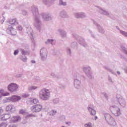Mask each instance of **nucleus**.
Wrapping results in <instances>:
<instances>
[{
    "label": "nucleus",
    "mask_w": 127,
    "mask_h": 127,
    "mask_svg": "<svg viewBox=\"0 0 127 127\" xmlns=\"http://www.w3.org/2000/svg\"><path fill=\"white\" fill-rule=\"evenodd\" d=\"M31 11L33 13V15L35 17V21L34 23V25L35 26L37 29H40V25H41V23L40 22V19L39 17H38V8L35 6H32L31 7Z\"/></svg>",
    "instance_id": "obj_1"
},
{
    "label": "nucleus",
    "mask_w": 127,
    "mask_h": 127,
    "mask_svg": "<svg viewBox=\"0 0 127 127\" xmlns=\"http://www.w3.org/2000/svg\"><path fill=\"white\" fill-rule=\"evenodd\" d=\"M103 117L105 119V121L109 126H111V127H116V126H117L116 120H115L114 117L110 114L104 113Z\"/></svg>",
    "instance_id": "obj_2"
},
{
    "label": "nucleus",
    "mask_w": 127,
    "mask_h": 127,
    "mask_svg": "<svg viewBox=\"0 0 127 127\" xmlns=\"http://www.w3.org/2000/svg\"><path fill=\"white\" fill-rule=\"evenodd\" d=\"M50 90L47 89H43L39 92V98L43 101H48L50 99Z\"/></svg>",
    "instance_id": "obj_3"
},
{
    "label": "nucleus",
    "mask_w": 127,
    "mask_h": 127,
    "mask_svg": "<svg viewBox=\"0 0 127 127\" xmlns=\"http://www.w3.org/2000/svg\"><path fill=\"white\" fill-rule=\"evenodd\" d=\"M110 111L115 117H119L122 115V112H121V109L117 105H113L110 107Z\"/></svg>",
    "instance_id": "obj_4"
},
{
    "label": "nucleus",
    "mask_w": 127,
    "mask_h": 127,
    "mask_svg": "<svg viewBox=\"0 0 127 127\" xmlns=\"http://www.w3.org/2000/svg\"><path fill=\"white\" fill-rule=\"evenodd\" d=\"M40 52L41 60L42 61H45V60L47 59V56H48L47 49L45 48H43L40 50Z\"/></svg>",
    "instance_id": "obj_5"
},
{
    "label": "nucleus",
    "mask_w": 127,
    "mask_h": 127,
    "mask_svg": "<svg viewBox=\"0 0 127 127\" xmlns=\"http://www.w3.org/2000/svg\"><path fill=\"white\" fill-rule=\"evenodd\" d=\"M43 107L41 104H36L31 107V111L33 113H39L41 112Z\"/></svg>",
    "instance_id": "obj_6"
},
{
    "label": "nucleus",
    "mask_w": 127,
    "mask_h": 127,
    "mask_svg": "<svg viewBox=\"0 0 127 127\" xmlns=\"http://www.w3.org/2000/svg\"><path fill=\"white\" fill-rule=\"evenodd\" d=\"M82 70L85 74L87 76L89 79H92V68L90 66H84L83 67Z\"/></svg>",
    "instance_id": "obj_7"
},
{
    "label": "nucleus",
    "mask_w": 127,
    "mask_h": 127,
    "mask_svg": "<svg viewBox=\"0 0 127 127\" xmlns=\"http://www.w3.org/2000/svg\"><path fill=\"white\" fill-rule=\"evenodd\" d=\"M7 89L10 92H16L18 89V85L15 83H11L8 85Z\"/></svg>",
    "instance_id": "obj_8"
},
{
    "label": "nucleus",
    "mask_w": 127,
    "mask_h": 127,
    "mask_svg": "<svg viewBox=\"0 0 127 127\" xmlns=\"http://www.w3.org/2000/svg\"><path fill=\"white\" fill-rule=\"evenodd\" d=\"M20 121H21V117L19 116H15L11 118L9 123L11 124H16V123H18Z\"/></svg>",
    "instance_id": "obj_9"
},
{
    "label": "nucleus",
    "mask_w": 127,
    "mask_h": 127,
    "mask_svg": "<svg viewBox=\"0 0 127 127\" xmlns=\"http://www.w3.org/2000/svg\"><path fill=\"white\" fill-rule=\"evenodd\" d=\"M87 110L91 116H96V110L93 104H90L87 107Z\"/></svg>",
    "instance_id": "obj_10"
},
{
    "label": "nucleus",
    "mask_w": 127,
    "mask_h": 127,
    "mask_svg": "<svg viewBox=\"0 0 127 127\" xmlns=\"http://www.w3.org/2000/svg\"><path fill=\"white\" fill-rule=\"evenodd\" d=\"M98 11L101 13V14H103V15H106V16H109V15H110V13L108 10L104 8L99 7Z\"/></svg>",
    "instance_id": "obj_11"
},
{
    "label": "nucleus",
    "mask_w": 127,
    "mask_h": 127,
    "mask_svg": "<svg viewBox=\"0 0 127 127\" xmlns=\"http://www.w3.org/2000/svg\"><path fill=\"white\" fill-rule=\"evenodd\" d=\"M74 87L77 90H79L81 88V80L78 79H75L73 81Z\"/></svg>",
    "instance_id": "obj_12"
},
{
    "label": "nucleus",
    "mask_w": 127,
    "mask_h": 127,
    "mask_svg": "<svg viewBox=\"0 0 127 127\" xmlns=\"http://www.w3.org/2000/svg\"><path fill=\"white\" fill-rule=\"evenodd\" d=\"M120 105L123 108L126 107V100L122 96L117 97Z\"/></svg>",
    "instance_id": "obj_13"
},
{
    "label": "nucleus",
    "mask_w": 127,
    "mask_h": 127,
    "mask_svg": "<svg viewBox=\"0 0 127 127\" xmlns=\"http://www.w3.org/2000/svg\"><path fill=\"white\" fill-rule=\"evenodd\" d=\"M93 24H95L98 29V30L100 33H102V34H104L105 33V30H104V28L103 27H101V25H100L97 22L94 20H92Z\"/></svg>",
    "instance_id": "obj_14"
},
{
    "label": "nucleus",
    "mask_w": 127,
    "mask_h": 127,
    "mask_svg": "<svg viewBox=\"0 0 127 127\" xmlns=\"http://www.w3.org/2000/svg\"><path fill=\"white\" fill-rule=\"evenodd\" d=\"M76 18H85L87 17V15L84 12H76L74 13Z\"/></svg>",
    "instance_id": "obj_15"
},
{
    "label": "nucleus",
    "mask_w": 127,
    "mask_h": 127,
    "mask_svg": "<svg viewBox=\"0 0 127 127\" xmlns=\"http://www.w3.org/2000/svg\"><path fill=\"white\" fill-rule=\"evenodd\" d=\"M7 32L9 34H10L11 35H15V34H16V30L11 27H8L7 29Z\"/></svg>",
    "instance_id": "obj_16"
},
{
    "label": "nucleus",
    "mask_w": 127,
    "mask_h": 127,
    "mask_svg": "<svg viewBox=\"0 0 127 127\" xmlns=\"http://www.w3.org/2000/svg\"><path fill=\"white\" fill-rule=\"evenodd\" d=\"M6 112H14L15 111V107L12 105H9L6 107Z\"/></svg>",
    "instance_id": "obj_17"
},
{
    "label": "nucleus",
    "mask_w": 127,
    "mask_h": 127,
    "mask_svg": "<svg viewBox=\"0 0 127 127\" xmlns=\"http://www.w3.org/2000/svg\"><path fill=\"white\" fill-rule=\"evenodd\" d=\"M58 32H59L61 36L63 38H64V37H66V36H67V32H66V31H65V30H64V29H59L58 30Z\"/></svg>",
    "instance_id": "obj_18"
},
{
    "label": "nucleus",
    "mask_w": 127,
    "mask_h": 127,
    "mask_svg": "<svg viewBox=\"0 0 127 127\" xmlns=\"http://www.w3.org/2000/svg\"><path fill=\"white\" fill-rule=\"evenodd\" d=\"M27 33L31 38H33V31L31 27H28L26 29Z\"/></svg>",
    "instance_id": "obj_19"
},
{
    "label": "nucleus",
    "mask_w": 127,
    "mask_h": 127,
    "mask_svg": "<svg viewBox=\"0 0 127 127\" xmlns=\"http://www.w3.org/2000/svg\"><path fill=\"white\" fill-rule=\"evenodd\" d=\"M42 16L45 20H51V15L47 13H43Z\"/></svg>",
    "instance_id": "obj_20"
},
{
    "label": "nucleus",
    "mask_w": 127,
    "mask_h": 127,
    "mask_svg": "<svg viewBox=\"0 0 127 127\" xmlns=\"http://www.w3.org/2000/svg\"><path fill=\"white\" fill-rule=\"evenodd\" d=\"M11 118V115L9 114H4L1 117V121H6Z\"/></svg>",
    "instance_id": "obj_21"
},
{
    "label": "nucleus",
    "mask_w": 127,
    "mask_h": 127,
    "mask_svg": "<svg viewBox=\"0 0 127 127\" xmlns=\"http://www.w3.org/2000/svg\"><path fill=\"white\" fill-rule=\"evenodd\" d=\"M60 15L64 18H68V17H69V15L68 14L67 12L65 11H61L60 13Z\"/></svg>",
    "instance_id": "obj_22"
},
{
    "label": "nucleus",
    "mask_w": 127,
    "mask_h": 127,
    "mask_svg": "<svg viewBox=\"0 0 127 127\" xmlns=\"http://www.w3.org/2000/svg\"><path fill=\"white\" fill-rule=\"evenodd\" d=\"M12 98V102L13 103H15V102H17L18 101H19L21 100V97L20 96L14 95L11 96Z\"/></svg>",
    "instance_id": "obj_23"
},
{
    "label": "nucleus",
    "mask_w": 127,
    "mask_h": 127,
    "mask_svg": "<svg viewBox=\"0 0 127 127\" xmlns=\"http://www.w3.org/2000/svg\"><path fill=\"white\" fill-rule=\"evenodd\" d=\"M8 23H9V24H11V25H16V24H18V22L17 21V20L16 19H12L10 20Z\"/></svg>",
    "instance_id": "obj_24"
},
{
    "label": "nucleus",
    "mask_w": 127,
    "mask_h": 127,
    "mask_svg": "<svg viewBox=\"0 0 127 127\" xmlns=\"http://www.w3.org/2000/svg\"><path fill=\"white\" fill-rule=\"evenodd\" d=\"M46 44H52V45H55V42L54 41V40L53 39H48L45 42Z\"/></svg>",
    "instance_id": "obj_25"
},
{
    "label": "nucleus",
    "mask_w": 127,
    "mask_h": 127,
    "mask_svg": "<svg viewBox=\"0 0 127 127\" xmlns=\"http://www.w3.org/2000/svg\"><path fill=\"white\" fill-rule=\"evenodd\" d=\"M79 44L84 46V47H87L88 46V45H87V43L85 42L84 39H81L79 40Z\"/></svg>",
    "instance_id": "obj_26"
},
{
    "label": "nucleus",
    "mask_w": 127,
    "mask_h": 127,
    "mask_svg": "<svg viewBox=\"0 0 127 127\" xmlns=\"http://www.w3.org/2000/svg\"><path fill=\"white\" fill-rule=\"evenodd\" d=\"M0 95H1V96H9V93L4 92L3 89H0Z\"/></svg>",
    "instance_id": "obj_27"
},
{
    "label": "nucleus",
    "mask_w": 127,
    "mask_h": 127,
    "mask_svg": "<svg viewBox=\"0 0 127 127\" xmlns=\"http://www.w3.org/2000/svg\"><path fill=\"white\" fill-rule=\"evenodd\" d=\"M42 1L44 4L47 5V6H50L51 5V3L49 0H42Z\"/></svg>",
    "instance_id": "obj_28"
},
{
    "label": "nucleus",
    "mask_w": 127,
    "mask_h": 127,
    "mask_svg": "<svg viewBox=\"0 0 127 127\" xmlns=\"http://www.w3.org/2000/svg\"><path fill=\"white\" fill-rule=\"evenodd\" d=\"M4 103H10V102H12V97L6 98L3 100Z\"/></svg>",
    "instance_id": "obj_29"
},
{
    "label": "nucleus",
    "mask_w": 127,
    "mask_h": 127,
    "mask_svg": "<svg viewBox=\"0 0 127 127\" xmlns=\"http://www.w3.org/2000/svg\"><path fill=\"white\" fill-rule=\"evenodd\" d=\"M59 5H63V6H65L67 5V3L66 2H64L63 0H60L59 1Z\"/></svg>",
    "instance_id": "obj_30"
},
{
    "label": "nucleus",
    "mask_w": 127,
    "mask_h": 127,
    "mask_svg": "<svg viewBox=\"0 0 127 127\" xmlns=\"http://www.w3.org/2000/svg\"><path fill=\"white\" fill-rule=\"evenodd\" d=\"M20 58L21 60H22V61H23V62H26V61H27V58H26V57H25V56H21L20 57Z\"/></svg>",
    "instance_id": "obj_31"
},
{
    "label": "nucleus",
    "mask_w": 127,
    "mask_h": 127,
    "mask_svg": "<svg viewBox=\"0 0 127 127\" xmlns=\"http://www.w3.org/2000/svg\"><path fill=\"white\" fill-rule=\"evenodd\" d=\"M36 89H37V86H31L28 88V90L29 91H32V90H36Z\"/></svg>",
    "instance_id": "obj_32"
},
{
    "label": "nucleus",
    "mask_w": 127,
    "mask_h": 127,
    "mask_svg": "<svg viewBox=\"0 0 127 127\" xmlns=\"http://www.w3.org/2000/svg\"><path fill=\"white\" fill-rule=\"evenodd\" d=\"M27 103L29 105H32L33 104V98H29L27 101Z\"/></svg>",
    "instance_id": "obj_33"
},
{
    "label": "nucleus",
    "mask_w": 127,
    "mask_h": 127,
    "mask_svg": "<svg viewBox=\"0 0 127 127\" xmlns=\"http://www.w3.org/2000/svg\"><path fill=\"white\" fill-rule=\"evenodd\" d=\"M59 102H60V100H59V99L58 98H55L53 100V103L55 105H57L58 104H59Z\"/></svg>",
    "instance_id": "obj_34"
},
{
    "label": "nucleus",
    "mask_w": 127,
    "mask_h": 127,
    "mask_svg": "<svg viewBox=\"0 0 127 127\" xmlns=\"http://www.w3.org/2000/svg\"><path fill=\"white\" fill-rule=\"evenodd\" d=\"M57 111L56 110H53L50 112V116H55Z\"/></svg>",
    "instance_id": "obj_35"
},
{
    "label": "nucleus",
    "mask_w": 127,
    "mask_h": 127,
    "mask_svg": "<svg viewBox=\"0 0 127 127\" xmlns=\"http://www.w3.org/2000/svg\"><path fill=\"white\" fill-rule=\"evenodd\" d=\"M84 127H93V125L92 124V123L89 122L85 124Z\"/></svg>",
    "instance_id": "obj_36"
},
{
    "label": "nucleus",
    "mask_w": 127,
    "mask_h": 127,
    "mask_svg": "<svg viewBox=\"0 0 127 127\" xmlns=\"http://www.w3.org/2000/svg\"><path fill=\"white\" fill-rule=\"evenodd\" d=\"M19 113L21 114V115H26L27 114V112H26V110L21 109L19 111Z\"/></svg>",
    "instance_id": "obj_37"
},
{
    "label": "nucleus",
    "mask_w": 127,
    "mask_h": 127,
    "mask_svg": "<svg viewBox=\"0 0 127 127\" xmlns=\"http://www.w3.org/2000/svg\"><path fill=\"white\" fill-rule=\"evenodd\" d=\"M120 33L122 34V35H124V36H125V37H127V32H125L123 30H120Z\"/></svg>",
    "instance_id": "obj_38"
},
{
    "label": "nucleus",
    "mask_w": 127,
    "mask_h": 127,
    "mask_svg": "<svg viewBox=\"0 0 127 127\" xmlns=\"http://www.w3.org/2000/svg\"><path fill=\"white\" fill-rule=\"evenodd\" d=\"M20 51L22 55L23 56L26 55V54H27V52L24 50L21 49Z\"/></svg>",
    "instance_id": "obj_39"
},
{
    "label": "nucleus",
    "mask_w": 127,
    "mask_h": 127,
    "mask_svg": "<svg viewBox=\"0 0 127 127\" xmlns=\"http://www.w3.org/2000/svg\"><path fill=\"white\" fill-rule=\"evenodd\" d=\"M39 103V100L36 98H33V104H37Z\"/></svg>",
    "instance_id": "obj_40"
},
{
    "label": "nucleus",
    "mask_w": 127,
    "mask_h": 127,
    "mask_svg": "<svg viewBox=\"0 0 127 127\" xmlns=\"http://www.w3.org/2000/svg\"><path fill=\"white\" fill-rule=\"evenodd\" d=\"M7 127V124L5 123H2L0 124V127Z\"/></svg>",
    "instance_id": "obj_41"
},
{
    "label": "nucleus",
    "mask_w": 127,
    "mask_h": 127,
    "mask_svg": "<svg viewBox=\"0 0 127 127\" xmlns=\"http://www.w3.org/2000/svg\"><path fill=\"white\" fill-rule=\"evenodd\" d=\"M29 96V94L27 93H24L22 95V98H27Z\"/></svg>",
    "instance_id": "obj_42"
},
{
    "label": "nucleus",
    "mask_w": 127,
    "mask_h": 127,
    "mask_svg": "<svg viewBox=\"0 0 127 127\" xmlns=\"http://www.w3.org/2000/svg\"><path fill=\"white\" fill-rule=\"evenodd\" d=\"M107 70H108V71H109V72H110V73H111L113 75H116V72H115V71H113V70H112L111 69L107 68Z\"/></svg>",
    "instance_id": "obj_43"
},
{
    "label": "nucleus",
    "mask_w": 127,
    "mask_h": 127,
    "mask_svg": "<svg viewBox=\"0 0 127 127\" xmlns=\"http://www.w3.org/2000/svg\"><path fill=\"white\" fill-rule=\"evenodd\" d=\"M8 127H17V125L14 124H11L8 125Z\"/></svg>",
    "instance_id": "obj_44"
},
{
    "label": "nucleus",
    "mask_w": 127,
    "mask_h": 127,
    "mask_svg": "<svg viewBox=\"0 0 127 127\" xmlns=\"http://www.w3.org/2000/svg\"><path fill=\"white\" fill-rule=\"evenodd\" d=\"M17 29L18 30H19V31H22V26H21V25L18 26Z\"/></svg>",
    "instance_id": "obj_45"
},
{
    "label": "nucleus",
    "mask_w": 127,
    "mask_h": 127,
    "mask_svg": "<svg viewBox=\"0 0 127 127\" xmlns=\"http://www.w3.org/2000/svg\"><path fill=\"white\" fill-rule=\"evenodd\" d=\"M18 52H19L18 50H15L14 52V55L15 56L17 55V54H18Z\"/></svg>",
    "instance_id": "obj_46"
},
{
    "label": "nucleus",
    "mask_w": 127,
    "mask_h": 127,
    "mask_svg": "<svg viewBox=\"0 0 127 127\" xmlns=\"http://www.w3.org/2000/svg\"><path fill=\"white\" fill-rule=\"evenodd\" d=\"M21 76H22V74H17L15 76V77H16V78H20V77H21Z\"/></svg>",
    "instance_id": "obj_47"
},
{
    "label": "nucleus",
    "mask_w": 127,
    "mask_h": 127,
    "mask_svg": "<svg viewBox=\"0 0 127 127\" xmlns=\"http://www.w3.org/2000/svg\"><path fill=\"white\" fill-rule=\"evenodd\" d=\"M60 121H64L65 120V116H62L61 117L60 119Z\"/></svg>",
    "instance_id": "obj_48"
},
{
    "label": "nucleus",
    "mask_w": 127,
    "mask_h": 127,
    "mask_svg": "<svg viewBox=\"0 0 127 127\" xmlns=\"http://www.w3.org/2000/svg\"><path fill=\"white\" fill-rule=\"evenodd\" d=\"M51 76H52L54 78H55V77H56V75H55V73H54L53 72L51 73Z\"/></svg>",
    "instance_id": "obj_49"
},
{
    "label": "nucleus",
    "mask_w": 127,
    "mask_h": 127,
    "mask_svg": "<svg viewBox=\"0 0 127 127\" xmlns=\"http://www.w3.org/2000/svg\"><path fill=\"white\" fill-rule=\"evenodd\" d=\"M22 13L24 15H26V14H27V12L25 10L23 11Z\"/></svg>",
    "instance_id": "obj_50"
},
{
    "label": "nucleus",
    "mask_w": 127,
    "mask_h": 127,
    "mask_svg": "<svg viewBox=\"0 0 127 127\" xmlns=\"http://www.w3.org/2000/svg\"><path fill=\"white\" fill-rule=\"evenodd\" d=\"M3 112V110H2V108H1V107H0V115H1Z\"/></svg>",
    "instance_id": "obj_51"
},
{
    "label": "nucleus",
    "mask_w": 127,
    "mask_h": 127,
    "mask_svg": "<svg viewBox=\"0 0 127 127\" xmlns=\"http://www.w3.org/2000/svg\"><path fill=\"white\" fill-rule=\"evenodd\" d=\"M65 124L67 125V126H71V122H66Z\"/></svg>",
    "instance_id": "obj_52"
},
{
    "label": "nucleus",
    "mask_w": 127,
    "mask_h": 127,
    "mask_svg": "<svg viewBox=\"0 0 127 127\" xmlns=\"http://www.w3.org/2000/svg\"><path fill=\"white\" fill-rule=\"evenodd\" d=\"M5 18L4 17H3V19L1 20V23H3V22H4V20H5Z\"/></svg>",
    "instance_id": "obj_53"
},
{
    "label": "nucleus",
    "mask_w": 127,
    "mask_h": 127,
    "mask_svg": "<svg viewBox=\"0 0 127 127\" xmlns=\"http://www.w3.org/2000/svg\"><path fill=\"white\" fill-rule=\"evenodd\" d=\"M88 32H89V33H90V34H91V35H92L93 37H94L93 34H92V31H91L90 30H88Z\"/></svg>",
    "instance_id": "obj_54"
},
{
    "label": "nucleus",
    "mask_w": 127,
    "mask_h": 127,
    "mask_svg": "<svg viewBox=\"0 0 127 127\" xmlns=\"http://www.w3.org/2000/svg\"><path fill=\"white\" fill-rule=\"evenodd\" d=\"M33 116V115H32V114H28L27 115V117L29 118V117H32Z\"/></svg>",
    "instance_id": "obj_55"
},
{
    "label": "nucleus",
    "mask_w": 127,
    "mask_h": 127,
    "mask_svg": "<svg viewBox=\"0 0 127 127\" xmlns=\"http://www.w3.org/2000/svg\"><path fill=\"white\" fill-rule=\"evenodd\" d=\"M31 63H32V64H35L36 63L35 61H33V60L31 61Z\"/></svg>",
    "instance_id": "obj_56"
},
{
    "label": "nucleus",
    "mask_w": 127,
    "mask_h": 127,
    "mask_svg": "<svg viewBox=\"0 0 127 127\" xmlns=\"http://www.w3.org/2000/svg\"><path fill=\"white\" fill-rule=\"evenodd\" d=\"M49 1H50L51 2H51H54V1H55V0H49Z\"/></svg>",
    "instance_id": "obj_57"
},
{
    "label": "nucleus",
    "mask_w": 127,
    "mask_h": 127,
    "mask_svg": "<svg viewBox=\"0 0 127 127\" xmlns=\"http://www.w3.org/2000/svg\"><path fill=\"white\" fill-rule=\"evenodd\" d=\"M68 53H69V54H71V50L68 49Z\"/></svg>",
    "instance_id": "obj_58"
},
{
    "label": "nucleus",
    "mask_w": 127,
    "mask_h": 127,
    "mask_svg": "<svg viewBox=\"0 0 127 127\" xmlns=\"http://www.w3.org/2000/svg\"><path fill=\"white\" fill-rule=\"evenodd\" d=\"M109 80L110 81V82H112V78L109 77Z\"/></svg>",
    "instance_id": "obj_59"
},
{
    "label": "nucleus",
    "mask_w": 127,
    "mask_h": 127,
    "mask_svg": "<svg viewBox=\"0 0 127 127\" xmlns=\"http://www.w3.org/2000/svg\"><path fill=\"white\" fill-rule=\"evenodd\" d=\"M117 74H118V75H121V72L117 71Z\"/></svg>",
    "instance_id": "obj_60"
},
{
    "label": "nucleus",
    "mask_w": 127,
    "mask_h": 127,
    "mask_svg": "<svg viewBox=\"0 0 127 127\" xmlns=\"http://www.w3.org/2000/svg\"><path fill=\"white\" fill-rule=\"evenodd\" d=\"M72 35L74 37H75V38H77V37L75 36V34H73Z\"/></svg>",
    "instance_id": "obj_61"
},
{
    "label": "nucleus",
    "mask_w": 127,
    "mask_h": 127,
    "mask_svg": "<svg viewBox=\"0 0 127 127\" xmlns=\"http://www.w3.org/2000/svg\"><path fill=\"white\" fill-rule=\"evenodd\" d=\"M97 119H98V117L96 116L95 117V119L97 120Z\"/></svg>",
    "instance_id": "obj_62"
},
{
    "label": "nucleus",
    "mask_w": 127,
    "mask_h": 127,
    "mask_svg": "<svg viewBox=\"0 0 127 127\" xmlns=\"http://www.w3.org/2000/svg\"><path fill=\"white\" fill-rule=\"evenodd\" d=\"M53 55H56L55 53H53Z\"/></svg>",
    "instance_id": "obj_63"
}]
</instances>
